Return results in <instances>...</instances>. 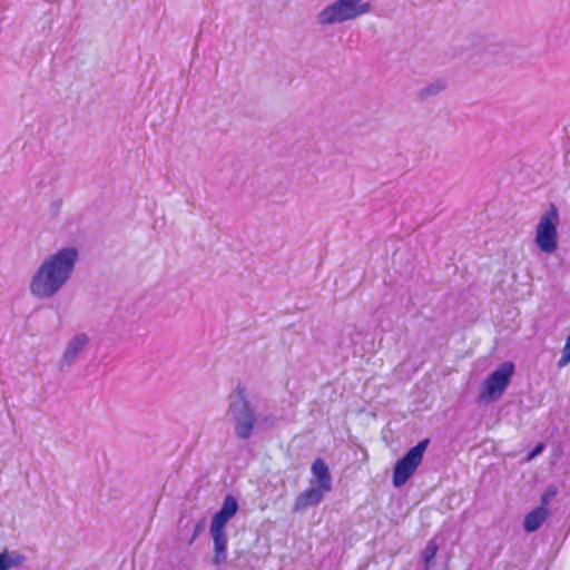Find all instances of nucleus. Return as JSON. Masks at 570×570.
<instances>
[{"label": "nucleus", "mask_w": 570, "mask_h": 570, "mask_svg": "<svg viewBox=\"0 0 570 570\" xmlns=\"http://www.w3.org/2000/svg\"><path fill=\"white\" fill-rule=\"evenodd\" d=\"M430 443L429 439L420 441L415 446L411 448L393 468L392 483L400 488L414 474L417 466L423 460V454Z\"/></svg>", "instance_id": "obj_3"}, {"label": "nucleus", "mask_w": 570, "mask_h": 570, "mask_svg": "<svg viewBox=\"0 0 570 570\" xmlns=\"http://www.w3.org/2000/svg\"><path fill=\"white\" fill-rule=\"evenodd\" d=\"M214 544L213 563L220 566L227 558V538L225 532H210Z\"/></svg>", "instance_id": "obj_10"}, {"label": "nucleus", "mask_w": 570, "mask_h": 570, "mask_svg": "<svg viewBox=\"0 0 570 570\" xmlns=\"http://www.w3.org/2000/svg\"><path fill=\"white\" fill-rule=\"evenodd\" d=\"M560 223L558 208L551 204L542 214L535 227V245L544 254H553L558 249V226Z\"/></svg>", "instance_id": "obj_2"}, {"label": "nucleus", "mask_w": 570, "mask_h": 570, "mask_svg": "<svg viewBox=\"0 0 570 570\" xmlns=\"http://www.w3.org/2000/svg\"><path fill=\"white\" fill-rule=\"evenodd\" d=\"M566 346H568L570 348V335L568 336V338L566 341Z\"/></svg>", "instance_id": "obj_20"}, {"label": "nucleus", "mask_w": 570, "mask_h": 570, "mask_svg": "<svg viewBox=\"0 0 570 570\" xmlns=\"http://www.w3.org/2000/svg\"><path fill=\"white\" fill-rule=\"evenodd\" d=\"M368 10L370 4L362 3V0H337L321 11L317 19L321 24L343 22L354 19Z\"/></svg>", "instance_id": "obj_4"}, {"label": "nucleus", "mask_w": 570, "mask_h": 570, "mask_svg": "<svg viewBox=\"0 0 570 570\" xmlns=\"http://www.w3.org/2000/svg\"><path fill=\"white\" fill-rule=\"evenodd\" d=\"M543 444L542 443H539L533 450L532 452L530 453L529 458L532 459L534 458L535 455H538L539 453H541L543 451Z\"/></svg>", "instance_id": "obj_18"}, {"label": "nucleus", "mask_w": 570, "mask_h": 570, "mask_svg": "<svg viewBox=\"0 0 570 570\" xmlns=\"http://www.w3.org/2000/svg\"><path fill=\"white\" fill-rule=\"evenodd\" d=\"M88 343V336L86 334H78L67 346L65 352V358H73L79 351Z\"/></svg>", "instance_id": "obj_12"}, {"label": "nucleus", "mask_w": 570, "mask_h": 570, "mask_svg": "<svg viewBox=\"0 0 570 570\" xmlns=\"http://www.w3.org/2000/svg\"><path fill=\"white\" fill-rule=\"evenodd\" d=\"M557 494V489L554 485H550L546 489V491L543 492L542 497H541V505L546 507L549 501L554 498Z\"/></svg>", "instance_id": "obj_15"}, {"label": "nucleus", "mask_w": 570, "mask_h": 570, "mask_svg": "<svg viewBox=\"0 0 570 570\" xmlns=\"http://www.w3.org/2000/svg\"><path fill=\"white\" fill-rule=\"evenodd\" d=\"M78 253L72 247H66L48 257L32 277L30 289L38 297H50L70 277Z\"/></svg>", "instance_id": "obj_1"}, {"label": "nucleus", "mask_w": 570, "mask_h": 570, "mask_svg": "<svg viewBox=\"0 0 570 570\" xmlns=\"http://www.w3.org/2000/svg\"><path fill=\"white\" fill-rule=\"evenodd\" d=\"M438 550L439 546L436 541L434 539L430 540L423 551V560L426 569H430L434 564V559L438 553Z\"/></svg>", "instance_id": "obj_14"}, {"label": "nucleus", "mask_w": 570, "mask_h": 570, "mask_svg": "<svg viewBox=\"0 0 570 570\" xmlns=\"http://www.w3.org/2000/svg\"><path fill=\"white\" fill-rule=\"evenodd\" d=\"M237 397L243 402L244 410L246 412V416L244 420L238 421L236 424V434L240 439H247L253 430L254 425V415L252 410L248 406V402L246 401V391L243 386H237L236 389Z\"/></svg>", "instance_id": "obj_7"}, {"label": "nucleus", "mask_w": 570, "mask_h": 570, "mask_svg": "<svg viewBox=\"0 0 570 570\" xmlns=\"http://www.w3.org/2000/svg\"><path fill=\"white\" fill-rule=\"evenodd\" d=\"M443 88V86H431V87H428L423 90V95H432V94H435L438 92L439 90H441Z\"/></svg>", "instance_id": "obj_17"}, {"label": "nucleus", "mask_w": 570, "mask_h": 570, "mask_svg": "<svg viewBox=\"0 0 570 570\" xmlns=\"http://www.w3.org/2000/svg\"><path fill=\"white\" fill-rule=\"evenodd\" d=\"M514 373V365L511 362L502 363L483 382L480 392V401L488 402L499 399L509 385Z\"/></svg>", "instance_id": "obj_5"}, {"label": "nucleus", "mask_w": 570, "mask_h": 570, "mask_svg": "<svg viewBox=\"0 0 570 570\" xmlns=\"http://www.w3.org/2000/svg\"><path fill=\"white\" fill-rule=\"evenodd\" d=\"M549 511L546 507L540 505L529 512L524 518V529L527 532H534L547 520Z\"/></svg>", "instance_id": "obj_11"}, {"label": "nucleus", "mask_w": 570, "mask_h": 570, "mask_svg": "<svg viewBox=\"0 0 570 570\" xmlns=\"http://www.w3.org/2000/svg\"><path fill=\"white\" fill-rule=\"evenodd\" d=\"M569 363H570V348L564 345V347L562 350V355L558 362V366L561 368V367H564L566 365H568Z\"/></svg>", "instance_id": "obj_16"}, {"label": "nucleus", "mask_w": 570, "mask_h": 570, "mask_svg": "<svg viewBox=\"0 0 570 570\" xmlns=\"http://www.w3.org/2000/svg\"><path fill=\"white\" fill-rule=\"evenodd\" d=\"M202 529H203V522L197 523V524H196V527H195L194 535L191 537V539H190V541H189L190 543H191V542L194 541V539L198 535V533L202 531Z\"/></svg>", "instance_id": "obj_19"}, {"label": "nucleus", "mask_w": 570, "mask_h": 570, "mask_svg": "<svg viewBox=\"0 0 570 570\" xmlns=\"http://www.w3.org/2000/svg\"><path fill=\"white\" fill-rule=\"evenodd\" d=\"M237 510V500L232 495H227L222 508L213 515L209 531L225 532V525L236 514Z\"/></svg>", "instance_id": "obj_6"}, {"label": "nucleus", "mask_w": 570, "mask_h": 570, "mask_svg": "<svg viewBox=\"0 0 570 570\" xmlns=\"http://www.w3.org/2000/svg\"><path fill=\"white\" fill-rule=\"evenodd\" d=\"M312 473L316 479V489L327 493L332 490V481L328 466L322 459H316L312 464Z\"/></svg>", "instance_id": "obj_9"}, {"label": "nucleus", "mask_w": 570, "mask_h": 570, "mask_svg": "<svg viewBox=\"0 0 570 570\" xmlns=\"http://www.w3.org/2000/svg\"><path fill=\"white\" fill-rule=\"evenodd\" d=\"M23 561V557L21 554H8V552L0 553V570H9L13 567H18Z\"/></svg>", "instance_id": "obj_13"}, {"label": "nucleus", "mask_w": 570, "mask_h": 570, "mask_svg": "<svg viewBox=\"0 0 570 570\" xmlns=\"http://www.w3.org/2000/svg\"><path fill=\"white\" fill-rule=\"evenodd\" d=\"M325 492L316 489L309 488L305 491L298 493L294 501V511L301 512L306 510L308 507L317 505L324 497Z\"/></svg>", "instance_id": "obj_8"}]
</instances>
